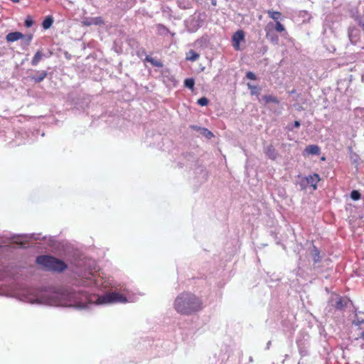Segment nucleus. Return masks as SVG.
Segmentation results:
<instances>
[{
  "label": "nucleus",
  "mask_w": 364,
  "mask_h": 364,
  "mask_svg": "<svg viewBox=\"0 0 364 364\" xmlns=\"http://www.w3.org/2000/svg\"><path fill=\"white\" fill-rule=\"evenodd\" d=\"M203 308L201 299L191 292H183L175 299L174 309L183 315H191Z\"/></svg>",
  "instance_id": "1"
},
{
  "label": "nucleus",
  "mask_w": 364,
  "mask_h": 364,
  "mask_svg": "<svg viewBox=\"0 0 364 364\" xmlns=\"http://www.w3.org/2000/svg\"><path fill=\"white\" fill-rule=\"evenodd\" d=\"M36 262L49 271L61 272L67 268V264L63 261L50 255L37 257Z\"/></svg>",
  "instance_id": "2"
},
{
  "label": "nucleus",
  "mask_w": 364,
  "mask_h": 364,
  "mask_svg": "<svg viewBox=\"0 0 364 364\" xmlns=\"http://www.w3.org/2000/svg\"><path fill=\"white\" fill-rule=\"evenodd\" d=\"M127 301V298L122 294L115 291H112L98 296L97 304H105L117 302L125 303Z\"/></svg>",
  "instance_id": "3"
},
{
  "label": "nucleus",
  "mask_w": 364,
  "mask_h": 364,
  "mask_svg": "<svg viewBox=\"0 0 364 364\" xmlns=\"http://www.w3.org/2000/svg\"><path fill=\"white\" fill-rule=\"evenodd\" d=\"M351 336L355 340H363L364 341V321H359L354 323L350 331Z\"/></svg>",
  "instance_id": "4"
},
{
  "label": "nucleus",
  "mask_w": 364,
  "mask_h": 364,
  "mask_svg": "<svg viewBox=\"0 0 364 364\" xmlns=\"http://www.w3.org/2000/svg\"><path fill=\"white\" fill-rule=\"evenodd\" d=\"M245 40V32L242 30L237 31L232 37V46L235 50H240V43Z\"/></svg>",
  "instance_id": "5"
},
{
  "label": "nucleus",
  "mask_w": 364,
  "mask_h": 364,
  "mask_svg": "<svg viewBox=\"0 0 364 364\" xmlns=\"http://www.w3.org/2000/svg\"><path fill=\"white\" fill-rule=\"evenodd\" d=\"M348 38L353 44L356 43L360 39V31L355 26L348 28Z\"/></svg>",
  "instance_id": "6"
},
{
  "label": "nucleus",
  "mask_w": 364,
  "mask_h": 364,
  "mask_svg": "<svg viewBox=\"0 0 364 364\" xmlns=\"http://www.w3.org/2000/svg\"><path fill=\"white\" fill-rule=\"evenodd\" d=\"M305 180L316 191L317 189V183L321 181V178L318 173H315L305 177Z\"/></svg>",
  "instance_id": "7"
},
{
  "label": "nucleus",
  "mask_w": 364,
  "mask_h": 364,
  "mask_svg": "<svg viewBox=\"0 0 364 364\" xmlns=\"http://www.w3.org/2000/svg\"><path fill=\"white\" fill-rule=\"evenodd\" d=\"M320 154V148L318 145L311 144L307 146L304 151V155H318Z\"/></svg>",
  "instance_id": "8"
},
{
  "label": "nucleus",
  "mask_w": 364,
  "mask_h": 364,
  "mask_svg": "<svg viewBox=\"0 0 364 364\" xmlns=\"http://www.w3.org/2000/svg\"><path fill=\"white\" fill-rule=\"evenodd\" d=\"M25 36L18 31L11 32L6 35V39L8 42H14L19 39L23 38Z\"/></svg>",
  "instance_id": "9"
},
{
  "label": "nucleus",
  "mask_w": 364,
  "mask_h": 364,
  "mask_svg": "<svg viewBox=\"0 0 364 364\" xmlns=\"http://www.w3.org/2000/svg\"><path fill=\"white\" fill-rule=\"evenodd\" d=\"M44 57V53H43L42 50H38L36 53L34 54L31 64L33 66H36L38 65V63L43 60Z\"/></svg>",
  "instance_id": "10"
},
{
  "label": "nucleus",
  "mask_w": 364,
  "mask_h": 364,
  "mask_svg": "<svg viewBox=\"0 0 364 364\" xmlns=\"http://www.w3.org/2000/svg\"><path fill=\"white\" fill-rule=\"evenodd\" d=\"M264 153L267 157L272 160H275L277 158V152L272 144L267 146Z\"/></svg>",
  "instance_id": "11"
},
{
  "label": "nucleus",
  "mask_w": 364,
  "mask_h": 364,
  "mask_svg": "<svg viewBox=\"0 0 364 364\" xmlns=\"http://www.w3.org/2000/svg\"><path fill=\"white\" fill-rule=\"evenodd\" d=\"M48 75V73L46 70L38 71L37 75L31 76V80L36 83L41 82Z\"/></svg>",
  "instance_id": "12"
},
{
  "label": "nucleus",
  "mask_w": 364,
  "mask_h": 364,
  "mask_svg": "<svg viewBox=\"0 0 364 364\" xmlns=\"http://www.w3.org/2000/svg\"><path fill=\"white\" fill-rule=\"evenodd\" d=\"M262 99L265 104H269L270 102L274 103L278 105L279 103V100L277 97L271 95H266L262 97Z\"/></svg>",
  "instance_id": "13"
},
{
  "label": "nucleus",
  "mask_w": 364,
  "mask_h": 364,
  "mask_svg": "<svg viewBox=\"0 0 364 364\" xmlns=\"http://www.w3.org/2000/svg\"><path fill=\"white\" fill-rule=\"evenodd\" d=\"M267 13L269 17L271 18L272 19H273L275 21V23H277V21H279V19L282 16V13L279 11L268 10L267 11Z\"/></svg>",
  "instance_id": "14"
},
{
  "label": "nucleus",
  "mask_w": 364,
  "mask_h": 364,
  "mask_svg": "<svg viewBox=\"0 0 364 364\" xmlns=\"http://www.w3.org/2000/svg\"><path fill=\"white\" fill-rule=\"evenodd\" d=\"M311 257L313 258V260L315 263H318L321 261V256H320V252L319 250H318L317 247H316L315 246H314L313 247V250L311 251Z\"/></svg>",
  "instance_id": "15"
},
{
  "label": "nucleus",
  "mask_w": 364,
  "mask_h": 364,
  "mask_svg": "<svg viewBox=\"0 0 364 364\" xmlns=\"http://www.w3.org/2000/svg\"><path fill=\"white\" fill-rule=\"evenodd\" d=\"M53 23V18L52 16H47L42 23V26L44 29H48L51 27Z\"/></svg>",
  "instance_id": "16"
},
{
  "label": "nucleus",
  "mask_w": 364,
  "mask_h": 364,
  "mask_svg": "<svg viewBox=\"0 0 364 364\" xmlns=\"http://www.w3.org/2000/svg\"><path fill=\"white\" fill-rule=\"evenodd\" d=\"M145 60L151 63V64L155 67L161 68L163 66V63L160 60H155L149 55L146 57Z\"/></svg>",
  "instance_id": "17"
},
{
  "label": "nucleus",
  "mask_w": 364,
  "mask_h": 364,
  "mask_svg": "<svg viewBox=\"0 0 364 364\" xmlns=\"http://www.w3.org/2000/svg\"><path fill=\"white\" fill-rule=\"evenodd\" d=\"M247 87L250 90V93L252 95H259L260 94L261 89L258 86L252 85L248 83Z\"/></svg>",
  "instance_id": "18"
},
{
  "label": "nucleus",
  "mask_w": 364,
  "mask_h": 364,
  "mask_svg": "<svg viewBox=\"0 0 364 364\" xmlns=\"http://www.w3.org/2000/svg\"><path fill=\"white\" fill-rule=\"evenodd\" d=\"M158 34L161 36L167 35L169 33V30L162 24L157 25Z\"/></svg>",
  "instance_id": "19"
},
{
  "label": "nucleus",
  "mask_w": 364,
  "mask_h": 364,
  "mask_svg": "<svg viewBox=\"0 0 364 364\" xmlns=\"http://www.w3.org/2000/svg\"><path fill=\"white\" fill-rule=\"evenodd\" d=\"M195 85V80L193 78H186L184 80V85L191 90H193Z\"/></svg>",
  "instance_id": "20"
},
{
  "label": "nucleus",
  "mask_w": 364,
  "mask_h": 364,
  "mask_svg": "<svg viewBox=\"0 0 364 364\" xmlns=\"http://www.w3.org/2000/svg\"><path fill=\"white\" fill-rule=\"evenodd\" d=\"M199 58V55L196 53L194 50H190L188 55L186 57L187 60H189L191 61H195Z\"/></svg>",
  "instance_id": "21"
},
{
  "label": "nucleus",
  "mask_w": 364,
  "mask_h": 364,
  "mask_svg": "<svg viewBox=\"0 0 364 364\" xmlns=\"http://www.w3.org/2000/svg\"><path fill=\"white\" fill-rule=\"evenodd\" d=\"M274 29L279 33H282L285 31L284 26L282 24L280 21H277V23H275Z\"/></svg>",
  "instance_id": "22"
},
{
  "label": "nucleus",
  "mask_w": 364,
  "mask_h": 364,
  "mask_svg": "<svg viewBox=\"0 0 364 364\" xmlns=\"http://www.w3.org/2000/svg\"><path fill=\"white\" fill-rule=\"evenodd\" d=\"M361 197V195L360 193V192L358 191H353L351 193H350V198L354 200H358Z\"/></svg>",
  "instance_id": "23"
},
{
  "label": "nucleus",
  "mask_w": 364,
  "mask_h": 364,
  "mask_svg": "<svg viewBox=\"0 0 364 364\" xmlns=\"http://www.w3.org/2000/svg\"><path fill=\"white\" fill-rule=\"evenodd\" d=\"M208 98L203 97L198 100L197 103L200 106H206L208 104Z\"/></svg>",
  "instance_id": "24"
},
{
  "label": "nucleus",
  "mask_w": 364,
  "mask_h": 364,
  "mask_svg": "<svg viewBox=\"0 0 364 364\" xmlns=\"http://www.w3.org/2000/svg\"><path fill=\"white\" fill-rule=\"evenodd\" d=\"M92 23L95 24V25H100V24H103L104 23V21L102 20V18L101 17H96V18H93L92 19Z\"/></svg>",
  "instance_id": "25"
},
{
  "label": "nucleus",
  "mask_w": 364,
  "mask_h": 364,
  "mask_svg": "<svg viewBox=\"0 0 364 364\" xmlns=\"http://www.w3.org/2000/svg\"><path fill=\"white\" fill-rule=\"evenodd\" d=\"M33 24V21L32 20V18L31 17H27L26 19L25 20V26L27 28H29V27L32 26Z\"/></svg>",
  "instance_id": "26"
},
{
  "label": "nucleus",
  "mask_w": 364,
  "mask_h": 364,
  "mask_svg": "<svg viewBox=\"0 0 364 364\" xmlns=\"http://www.w3.org/2000/svg\"><path fill=\"white\" fill-rule=\"evenodd\" d=\"M246 77L250 79V80H256V75L255 73H253L251 71H249L246 73Z\"/></svg>",
  "instance_id": "27"
},
{
  "label": "nucleus",
  "mask_w": 364,
  "mask_h": 364,
  "mask_svg": "<svg viewBox=\"0 0 364 364\" xmlns=\"http://www.w3.org/2000/svg\"><path fill=\"white\" fill-rule=\"evenodd\" d=\"M335 306H336V309H341L344 306V305H343V300H342V299H339L336 301Z\"/></svg>",
  "instance_id": "28"
},
{
  "label": "nucleus",
  "mask_w": 364,
  "mask_h": 364,
  "mask_svg": "<svg viewBox=\"0 0 364 364\" xmlns=\"http://www.w3.org/2000/svg\"><path fill=\"white\" fill-rule=\"evenodd\" d=\"M273 23L272 22H269L267 26L265 27V31H266V37L267 38H269V27L272 26Z\"/></svg>",
  "instance_id": "29"
},
{
  "label": "nucleus",
  "mask_w": 364,
  "mask_h": 364,
  "mask_svg": "<svg viewBox=\"0 0 364 364\" xmlns=\"http://www.w3.org/2000/svg\"><path fill=\"white\" fill-rule=\"evenodd\" d=\"M27 43L29 44L33 38V34L26 36Z\"/></svg>",
  "instance_id": "30"
},
{
  "label": "nucleus",
  "mask_w": 364,
  "mask_h": 364,
  "mask_svg": "<svg viewBox=\"0 0 364 364\" xmlns=\"http://www.w3.org/2000/svg\"><path fill=\"white\" fill-rule=\"evenodd\" d=\"M269 39L272 42H274L275 43H277L278 41V37L277 36H275V37H273V36H270L269 37Z\"/></svg>",
  "instance_id": "31"
},
{
  "label": "nucleus",
  "mask_w": 364,
  "mask_h": 364,
  "mask_svg": "<svg viewBox=\"0 0 364 364\" xmlns=\"http://www.w3.org/2000/svg\"><path fill=\"white\" fill-rule=\"evenodd\" d=\"M205 131H207V132H208L206 136H207L208 138H211V137H213V134L211 132L208 131V129H205Z\"/></svg>",
  "instance_id": "32"
},
{
  "label": "nucleus",
  "mask_w": 364,
  "mask_h": 364,
  "mask_svg": "<svg viewBox=\"0 0 364 364\" xmlns=\"http://www.w3.org/2000/svg\"><path fill=\"white\" fill-rule=\"evenodd\" d=\"M294 126L296 128H299L300 127V122L299 121H294Z\"/></svg>",
  "instance_id": "33"
},
{
  "label": "nucleus",
  "mask_w": 364,
  "mask_h": 364,
  "mask_svg": "<svg viewBox=\"0 0 364 364\" xmlns=\"http://www.w3.org/2000/svg\"><path fill=\"white\" fill-rule=\"evenodd\" d=\"M83 23H84V25L87 26L93 24L92 23V20L91 21H84Z\"/></svg>",
  "instance_id": "34"
}]
</instances>
